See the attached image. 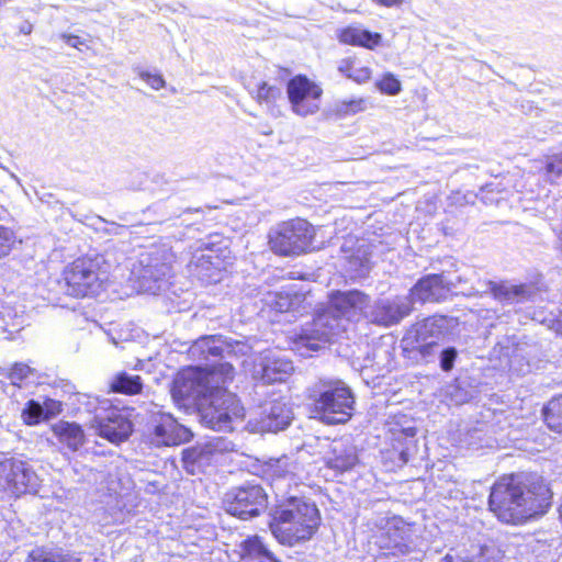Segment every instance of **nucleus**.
Returning a JSON list of instances; mask_svg holds the SVG:
<instances>
[{
  "label": "nucleus",
  "mask_w": 562,
  "mask_h": 562,
  "mask_svg": "<svg viewBox=\"0 0 562 562\" xmlns=\"http://www.w3.org/2000/svg\"><path fill=\"white\" fill-rule=\"evenodd\" d=\"M551 496L541 476L519 473L504 476L492 486L488 506L501 521L517 525L544 514Z\"/></svg>",
  "instance_id": "f257e3e1"
},
{
  "label": "nucleus",
  "mask_w": 562,
  "mask_h": 562,
  "mask_svg": "<svg viewBox=\"0 0 562 562\" xmlns=\"http://www.w3.org/2000/svg\"><path fill=\"white\" fill-rule=\"evenodd\" d=\"M369 296L361 291H335L328 305L318 312L311 323L302 326L295 335L299 349L317 351L326 347L334 338L344 333L349 322L366 314Z\"/></svg>",
  "instance_id": "f03ea898"
},
{
  "label": "nucleus",
  "mask_w": 562,
  "mask_h": 562,
  "mask_svg": "<svg viewBox=\"0 0 562 562\" xmlns=\"http://www.w3.org/2000/svg\"><path fill=\"white\" fill-rule=\"evenodd\" d=\"M270 516L271 533L278 542L289 547L310 540L321 524L316 505L297 496L279 499Z\"/></svg>",
  "instance_id": "7ed1b4c3"
},
{
  "label": "nucleus",
  "mask_w": 562,
  "mask_h": 562,
  "mask_svg": "<svg viewBox=\"0 0 562 562\" xmlns=\"http://www.w3.org/2000/svg\"><path fill=\"white\" fill-rule=\"evenodd\" d=\"M313 412L328 425L348 422L355 409L351 389L341 380L319 379L308 389Z\"/></svg>",
  "instance_id": "20e7f679"
},
{
  "label": "nucleus",
  "mask_w": 562,
  "mask_h": 562,
  "mask_svg": "<svg viewBox=\"0 0 562 562\" xmlns=\"http://www.w3.org/2000/svg\"><path fill=\"white\" fill-rule=\"evenodd\" d=\"M234 378V367L229 362L212 366L210 372L201 368H190L180 372L171 389L172 397L183 405L193 404L206 396L218 383L226 384Z\"/></svg>",
  "instance_id": "39448f33"
},
{
  "label": "nucleus",
  "mask_w": 562,
  "mask_h": 562,
  "mask_svg": "<svg viewBox=\"0 0 562 562\" xmlns=\"http://www.w3.org/2000/svg\"><path fill=\"white\" fill-rule=\"evenodd\" d=\"M200 423L215 431H231L234 422L244 417V407L237 396L218 383L198 402Z\"/></svg>",
  "instance_id": "423d86ee"
},
{
  "label": "nucleus",
  "mask_w": 562,
  "mask_h": 562,
  "mask_svg": "<svg viewBox=\"0 0 562 562\" xmlns=\"http://www.w3.org/2000/svg\"><path fill=\"white\" fill-rule=\"evenodd\" d=\"M315 236L314 227L305 220L295 218L277 225L269 234V245L281 256L307 251Z\"/></svg>",
  "instance_id": "0eeeda50"
},
{
  "label": "nucleus",
  "mask_w": 562,
  "mask_h": 562,
  "mask_svg": "<svg viewBox=\"0 0 562 562\" xmlns=\"http://www.w3.org/2000/svg\"><path fill=\"white\" fill-rule=\"evenodd\" d=\"M105 278L98 258H78L64 270L67 293L76 297L98 295Z\"/></svg>",
  "instance_id": "6e6552de"
},
{
  "label": "nucleus",
  "mask_w": 562,
  "mask_h": 562,
  "mask_svg": "<svg viewBox=\"0 0 562 562\" xmlns=\"http://www.w3.org/2000/svg\"><path fill=\"white\" fill-rule=\"evenodd\" d=\"M173 260L175 255L167 246L153 247L139 255L137 266H134L132 272L146 291L159 290L160 285L151 283L156 284L170 277Z\"/></svg>",
  "instance_id": "1a4fd4ad"
},
{
  "label": "nucleus",
  "mask_w": 562,
  "mask_h": 562,
  "mask_svg": "<svg viewBox=\"0 0 562 562\" xmlns=\"http://www.w3.org/2000/svg\"><path fill=\"white\" fill-rule=\"evenodd\" d=\"M250 347L240 340L228 339L227 337L215 335L204 336L193 342L189 349V353L193 358L205 360L206 372H210L212 366L225 363L223 361L233 357L245 356L249 352Z\"/></svg>",
  "instance_id": "9d476101"
},
{
  "label": "nucleus",
  "mask_w": 562,
  "mask_h": 562,
  "mask_svg": "<svg viewBox=\"0 0 562 562\" xmlns=\"http://www.w3.org/2000/svg\"><path fill=\"white\" fill-rule=\"evenodd\" d=\"M223 504L229 515L248 520L267 509L268 495L261 485L247 483L227 492Z\"/></svg>",
  "instance_id": "9b49d317"
},
{
  "label": "nucleus",
  "mask_w": 562,
  "mask_h": 562,
  "mask_svg": "<svg viewBox=\"0 0 562 562\" xmlns=\"http://www.w3.org/2000/svg\"><path fill=\"white\" fill-rule=\"evenodd\" d=\"M146 436L150 443L157 447L177 446L189 441L192 432L179 424L171 414L162 412L157 405L148 411Z\"/></svg>",
  "instance_id": "f8f14e48"
},
{
  "label": "nucleus",
  "mask_w": 562,
  "mask_h": 562,
  "mask_svg": "<svg viewBox=\"0 0 562 562\" xmlns=\"http://www.w3.org/2000/svg\"><path fill=\"white\" fill-rule=\"evenodd\" d=\"M91 427L97 435L116 445L127 440L133 431L127 411L108 405V401L97 408Z\"/></svg>",
  "instance_id": "ddd939ff"
},
{
  "label": "nucleus",
  "mask_w": 562,
  "mask_h": 562,
  "mask_svg": "<svg viewBox=\"0 0 562 562\" xmlns=\"http://www.w3.org/2000/svg\"><path fill=\"white\" fill-rule=\"evenodd\" d=\"M443 336V322L426 318L416 323L407 331L403 341L412 349L417 350L426 362H429L436 356L438 344Z\"/></svg>",
  "instance_id": "4468645a"
},
{
  "label": "nucleus",
  "mask_w": 562,
  "mask_h": 562,
  "mask_svg": "<svg viewBox=\"0 0 562 562\" xmlns=\"http://www.w3.org/2000/svg\"><path fill=\"white\" fill-rule=\"evenodd\" d=\"M40 487L41 479L29 463L16 460L0 468V491L19 497L26 493L37 494Z\"/></svg>",
  "instance_id": "2eb2a0df"
},
{
  "label": "nucleus",
  "mask_w": 562,
  "mask_h": 562,
  "mask_svg": "<svg viewBox=\"0 0 562 562\" xmlns=\"http://www.w3.org/2000/svg\"><path fill=\"white\" fill-rule=\"evenodd\" d=\"M461 282V277L451 278L447 272L427 274L411 289L408 297L412 304L442 302Z\"/></svg>",
  "instance_id": "dca6fc26"
},
{
  "label": "nucleus",
  "mask_w": 562,
  "mask_h": 562,
  "mask_svg": "<svg viewBox=\"0 0 562 562\" xmlns=\"http://www.w3.org/2000/svg\"><path fill=\"white\" fill-rule=\"evenodd\" d=\"M258 417L254 423V430L260 432H277L286 428L292 418V408L285 397L272 393L258 407Z\"/></svg>",
  "instance_id": "f3484780"
},
{
  "label": "nucleus",
  "mask_w": 562,
  "mask_h": 562,
  "mask_svg": "<svg viewBox=\"0 0 562 562\" xmlns=\"http://www.w3.org/2000/svg\"><path fill=\"white\" fill-rule=\"evenodd\" d=\"M286 93L292 111L300 116H307L318 111L323 90L305 76H296L289 80Z\"/></svg>",
  "instance_id": "a211bd4d"
},
{
  "label": "nucleus",
  "mask_w": 562,
  "mask_h": 562,
  "mask_svg": "<svg viewBox=\"0 0 562 562\" xmlns=\"http://www.w3.org/2000/svg\"><path fill=\"white\" fill-rule=\"evenodd\" d=\"M464 294L468 296L492 294L501 303L515 304L530 300L535 294V290L526 284L516 285L507 282L479 281L476 285L471 286Z\"/></svg>",
  "instance_id": "6ab92c4d"
},
{
  "label": "nucleus",
  "mask_w": 562,
  "mask_h": 562,
  "mask_svg": "<svg viewBox=\"0 0 562 562\" xmlns=\"http://www.w3.org/2000/svg\"><path fill=\"white\" fill-rule=\"evenodd\" d=\"M412 312V302L408 296H395L393 299L378 300L364 317L371 323L385 327L398 324Z\"/></svg>",
  "instance_id": "aec40b11"
},
{
  "label": "nucleus",
  "mask_w": 562,
  "mask_h": 562,
  "mask_svg": "<svg viewBox=\"0 0 562 562\" xmlns=\"http://www.w3.org/2000/svg\"><path fill=\"white\" fill-rule=\"evenodd\" d=\"M376 544L384 555L407 554L409 552V529L403 520L393 518L378 536Z\"/></svg>",
  "instance_id": "412c9836"
},
{
  "label": "nucleus",
  "mask_w": 562,
  "mask_h": 562,
  "mask_svg": "<svg viewBox=\"0 0 562 562\" xmlns=\"http://www.w3.org/2000/svg\"><path fill=\"white\" fill-rule=\"evenodd\" d=\"M293 363L278 352L265 353L254 370V378L263 384L283 382L293 372Z\"/></svg>",
  "instance_id": "4be33fe9"
},
{
  "label": "nucleus",
  "mask_w": 562,
  "mask_h": 562,
  "mask_svg": "<svg viewBox=\"0 0 562 562\" xmlns=\"http://www.w3.org/2000/svg\"><path fill=\"white\" fill-rule=\"evenodd\" d=\"M323 461L328 469L344 473L353 469L359 459L356 447L349 440L340 438L328 443Z\"/></svg>",
  "instance_id": "5701e85b"
},
{
  "label": "nucleus",
  "mask_w": 562,
  "mask_h": 562,
  "mask_svg": "<svg viewBox=\"0 0 562 562\" xmlns=\"http://www.w3.org/2000/svg\"><path fill=\"white\" fill-rule=\"evenodd\" d=\"M50 430L52 438L48 440L60 450L76 452L86 441L85 431L77 423L59 420L50 426Z\"/></svg>",
  "instance_id": "b1692460"
},
{
  "label": "nucleus",
  "mask_w": 562,
  "mask_h": 562,
  "mask_svg": "<svg viewBox=\"0 0 562 562\" xmlns=\"http://www.w3.org/2000/svg\"><path fill=\"white\" fill-rule=\"evenodd\" d=\"M218 235H210L205 239H201L198 241L196 251H202V254L198 257L194 255L196 259L195 266L196 268L210 270L216 269L220 270L221 259L217 252L222 249L218 246L220 244Z\"/></svg>",
  "instance_id": "393cba45"
},
{
  "label": "nucleus",
  "mask_w": 562,
  "mask_h": 562,
  "mask_svg": "<svg viewBox=\"0 0 562 562\" xmlns=\"http://www.w3.org/2000/svg\"><path fill=\"white\" fill-rule=\"evenodd\" d=\"M341 43L374 49L382 42V35L360 26H347L338 35Z\"/></svg>",
  "instance_id": "a878e982"
},
{
  "label": "nucleus",
  "mask_w": 562,
  "mask_h": 562,
  "mask_svg": "<svg viewBox=\"0 0 562 562\" xmlns=\"http://www.w3.org/2000/svg\"><path fill=\"white\" fill-rule=\"evenodd\" d=\"M440 562H502V554L495 546L471 544L464 557L447 553Z\"/></svg>",
  "instance_id": "bb28decb"
},
{
  "label": "nucleus",
  "mask_w": 562,
  "mask_h": 562,
  "mask_svg": "<svg viewBox=\"0 0 562 562\" xmlns=\"http://www.w3.org/2000/svg\"><path fill=\"white\" fill-rule=\"evenodd\" d=\"M211 451L206 447H190L182 451V467L191 475L199 474L210 464Z\"/></svg>",
  "instance_id": "cd10ccee"
},
{
  "label": "nucleus",
  "mask_w": 562,
  "mask_h": 562,
  "mask_svg": "<svg viewBox=\"0 0 562 562\" xmlns=\"http://www.w3.org/2000/svg\"><path fill=\"white\" fill-rule=\"evenodd\" d=\"M240 548L244 559L255 562H280L258 536L245 539Z\"/></svg>",
  "instance_id": "c85d7f7f"
},
{
  "label": "nucleus",
  "mask_w": 562,
  "mask_h": 562,
  "mask_svg": "<svg viewBox=\"0 0 562 562\" xmlns=\"http://www.w3.org/2000/svg\"><path fill=\"white\" fill-rule=\"evenodd\" d=\"M26 562H80V559L61 548L37 547L29 553Z\"/></svg>",
  "instance_id": "c756f323"
},
{
  "label": "nucleus",
  "mask_w": 562,
  "mask_h": 562,
  "mask_svg": "<svg viewBox=\"0 0 562 562\" xmlns=\"http://www.w3.org/2000/svg\"><path fill=\"white\" fill-rule=\"evenodd\" d=\"M300 302V295L290 291L271 292L266 297V304L279 313L294 311Z\"/></svg>",
  "instance_id": "7c9ffc66"
},
{
  "label": "nucleus",
  "mask_w": 562,
  "mask_h": 562,
  "mask_svg": "<svg viewBox=\"0 0 562 562\" xmlns=\"http://www.w3.org/2000/svg\"><path fill=\"white\" fill-rule=\"evenodd\" d=\"M110 387L115 393L134 395L142 392L143 381L139 375L120 372L111 381Z\"/></svg>",
  "instance_id": "2f4dec72"
},
{
  "label": "nucleus",
  "mask_w": 562,
  "mask_h": 562,
  "mask_svg": "<svg viewBox=\"0 0 562 562\" xmlns=\"http://www.w3.org/2000/svg\"><path fill=\"white\" fill-rule=\"evenodd\" d=\"M542 413L549 429L562 435V394L550 400Z\"/></svg>",
  "instance_id": "473e14b6"
},
{
  "label": "nucleus",
  "mask_w": 562,
  "mask_h": 562,
  "mask_svg": "<svg viewBox=\"0 0 562 562\" xmlns=\"http://www.w3.org/2000/svg\"><path fill=\"white\" fill-rule=\"evenodd\" d=\"M348 270L353 274V277L363 278L371 270V260L370 252L368 251V247H359L349 258H348Z\"/></svg>",
  "instance_id": "72a5a7b5"
},
{
  "label": "nucleus",
  "mask_w": 562,
  "mask_h": 562,
  "mask_svg": "<svg viewBox=\"0 0 562 562\" xmlns=\"http://www.w3.org/2000/svg\"><path fill=\"white\" fill-rule=\"evenodd\" d=\"M282 94L283 91L280 86L269 85L268 82L263 81L258 86L256 99L260 103L265 102L270 104L279 100Z\"/></svg>",
  "instance_id": "f704fd0d"
},
{
  "label": "nucleus",
  "mask_w": 562,
  "mask_h": 562,
  "mask_svg": "<svg viewBox=\"0 0 562 562\" xmlns=\"http://www.w3.org/2000/svg\"><path fill=\"white\" fill-rule=\"evenodd\" d=\"M22 419L30 426L37 425L44 420L42 404L34 400L29 401L22 411Z\"/></svg>",
  "instance_id": "c9c22d12"
},
{
  "label": "nucleus",
  "mask_w": 562,
  "mask_h": 562,
  "mask_svg": "<svg viewBox=\"0 0 562 562\" xmlns=\"http://www.w3.org/2000/svg\"><path fill=\"white\" fill-rule=\"evenodd\" d=\"M266 474L269 475L273 481L285 479L291 474L289 470V460L283 457L281 459L271 460L267 463Z\"/></svg>",
  "instance_id": "e433bc0d"
},
{
  "label": "nucleus",
  "mask_w": 562,
  "mask_h": 562,
  "mask_svg": "<svg viewBox=\"0 0 562 562\" xmlns=\"http://www.w3.org/2000/svg\"><path fill=\"white\" fill-rule=\"evenodd\" d=\"M33 373V369L25 363H14L13 367L7 370L5 375L10 379L13 385L20 386L21 383L26 380L30 374Z\"/></svg>",
  "instance_id": "4c0bfd02"
},
{
  "label": "nucleus",
  "mask_w": 562,
  "mask_h": 562,
  "mask_svg": "<svg viewBox=\"0 0 562 562\" xmlns=\"http://www.w3.org/2000/svg\"><path fill=\"white\" fill-rule=\"evenodd\" d=\"M378 87L383 93L390 95L398 94L402 89L400 80L392 74L384 75L378 82Z\"/></svg>",
  "instance_id": "58836bf2"
},
{
  "label": "nucleus",
  "mask_w": 562,
  "mask_h": 562,
  "mask_svg": "<svg viewBox=\"0 0 562 562\" xmlns=\"http://www.w3.org/2000/svg\"><path fill=\"white\" fill-rule=\"evenodd\" d=\"M14 233L9 227L0 225V258L9 255L14 244Z\"/></svg>",
  "instance_id": "ea45409f"
},
{
  "label": "nucleus",
  "mask_w": 562,
  "mask_h": 562,
  "mask_svg": "<svg viewBox=\"0 0 562 562\" xmlns=\"http://www.w3.org/2000/svg\"><path fill=\"white\" fill-rule=\"evenodd\" d=\"M458 357V350L454 347H447L439 353V364L442 371L449 372L453 369Z\"/></svg>",
  "instance_id": "a19ab883"
},
{
  "label": "nucleus",
  "mask_w": 562,
  "mask_h": 562,
  "mask_svg": "<svg viewBox=\"0 0 562 562\" xmlns=\"http://www.w3.org/2000/svg\"><path fill=\"white\" fill-rule=\"evenodd\" d=\"M546 171L550 177L558 178L562 173V151L551 156L546 164Z\"/></svg>",
  "instance_id": "79ce46f5"
},
{
  "label": "nucleus",
  "mask_w": 562,
  "mask_h": 562,
  "mask_svg": "<svg viewBox=\"0 0 562 562\" xmlns=\"http://www.w3.org/2000/svg\"><path fill=\"white\" fill-rule=\"evenodd\" d=\"M60 38L70 47H74L80 52L83 50V47H88L87 46V42L86 40L77 36V35H72V34H67V33H63L60 34Z\"/></svg>",
  "instance_id": "37998d69"
},
{
  "label": "nucleus",
  "mask_w": 562,
  "mask_h": 562,
  "mask_svg": "<svg viewBox=\"0 0 562 562\" xmlns=\"http://www.w3.org/2000/svg\"><path fill=\"white\" fill-rule=\"evenodd\" d=\"M139 76L155 90H159L165 87V80L160 75H153L147 71H142Z\"/></svg>",
  "instance_id": "c03bdc74"
},
{
  "label": "nucleus",
  "mask_w": 562,
  "mask_h": 562,
  "mask_svg": "<svg viewBox=\"0 0 562 562\" xmlns=\"http://www.w3.org/2000/svg\"><path fill=\"white\" fill-rule=\"evenodd\" d=\"M60 403L54 400H46L42 405L44 418H50L60 413Z\"/></svg>",
  "instance_id": "a18cd8bd"
},
{
  "label": "nucleus",
  "mask_w": 562,
  "mask_h": 562,
  "mask_svg": "<svg viewBox=\"0 0 562 562\" xmlns=\"http://www.w3.org/2000/svg\"><path fill=\"white\" fill-rule=\"evenodd\" d=\"M348 78H352L357 82H364L370 78V71L368 68L352 70V74H348Z\"/></svg>",
  "instance_id": "49530a36"
},
{
  "label": "nucleus",
  "mask_w": 562,
  "mask_h": 562,
  "mask_svg": "<svg viewBox=\"0 0 562 562\" xmlns=\"http://www.w3.org/2000/svg\"><path fill=\"white\" fill-rule=\"evenodd\" d=\"M405 0H372L378 5L385 8H398L404 3Z\"/></svg>",
  "instance_id": "de8ad7c7"
},
{
  "label": "nucleus",
  "mask_w": 562,
  "mask_h": 562,
  "mask_svg": "<svg viewBox=\"0 0 562 562\" xmlns=\"http://www.w3.org/2000/svg\"><path fill=\"white\" fill-rule=\"evenodd\" d=\"M338 70L348 77V74H352L353 67L349 59H342L338 66Z\"/></svg>",
  "instance_id": "09e8293b"
},
{
  "label": "nucleus",
  "mask_w": 562,
  "mask_h": 562,
  "mask_svg": "<svg viewBox=\"0 0 562 562\" xmlns=\"http://www.w3.org/2000/svg\"><path fill=\"white\" fill-rule=\"evenodd\" d=\"M409 458H411V453H409L408 448L402 449L400 451L398 459L403 464L407 463L409 461Z\"/></svg>",
  "instance_id": "8fccbe9b"
},
{
  "label": "nucleus",
  "mask_w": 562,
  "mask_h": 562,
  "mask_svg": "<svg viewBox=\"0 0 562 562\" xmlns=\"http://www.w3.org/2000/svg\"><path fill=\"white\" fill-rule=\"evenodd\" d=\"M16 460L8 459L4 453L0 452V468H4L8 463H15Z\"/></svg>",
  "instance_id": "3c124183"
},
{
  "label": "nucleus",
  "mask_w": 562,
  "mask_h": 562,
  "mask_svg": "<svg viewBox=\"0 0 562 562\" xmlns=\"http://www.w3.org/2000/svg\"><path fill=\"white\" fill-rule=\"evenodd\" d=\"M32 29H33L32 24L24 23L23 25H21L20 32L23 34H30L32 32Z\"/></svg>",
  "instance_id": "603ef678"
},
{
  "label": "nucleus",
  "mask_w": 562,
  "mask_h": 562,
  "mask_svg": "<svg viewBox=\"0 0 562 562\" xmlns=\"http://www.w3.org/2000/svg\"><path fill=\"white\" fill-rule=\"evenodd\" d=\"M361 102H362V101H352V102L350 103L351 111H352V112H357L358 110H360V109H361V108H360V103H361Z\"/></svg>",
  "instance_id": "864d4df0"
},
{
  "label": "nucleus",
  "mask_w": 562,
  "mask_h": 562,
  "mask_svg": "<svg viewBox=\"0 0 562 562\" xmlns=\"http://www.w3.org/2000/svg\"><path fill=\"white\" fill-rule=\"evenodd\" d=\"M381 351H382V349H374V350H373V352H372L373 360H374L378 356H380ZM383 352H384L385 355L387 353V351H385V350H383Z\"/></svg>",
  "instance_id": "5fc2aeb1"
},
{
  "label": "nucleus",
  "mask_w": 562,
  "mask_h": 562,
  "mask_svg": "<svg viewBox=\"0 0 562 562\" xmlns=\"http://www.w3.org/2000/svg\"><path fill=\"white\" fill-rule=\"evenodd\" d=\"M367 363L364 364V368L368 369L369 367H373L374 364L380 366V362H371V360L368 358Z\"/></svg>",
  "instance_id": "6e6d98bb"
},
{
  "label": "nucleus",
  "mask_w": 562,
  "mask_h": 562,
  "mask_svg": "<svg viewBox=\"0 0 562 562\" xmlns=\"http://www.w3.org/2000/svg\"><path fill=\"white\" fill-rule=\"evenodd\" d=\"M271 133H272V131H271V130H269V131H265V132H263V134H265V135H270Z\"/></svg>",
  "instance_id": "4d7b16f0"
},
{
  "label": "nucleus",
  "mask_w": 562,
  "mask_h": 562,
  "mask_svg": "<svg viewBox=\"0 0 562 562\" xmlns=\"http://www.w3.org/2000/svg\"><path fill=\"white\" fill-rule=\"evenodd\" d=\"M5 2V0H0V5H2Z\"/></svg>",
  "instance_id": "13d9d810"
}]
</instances>
